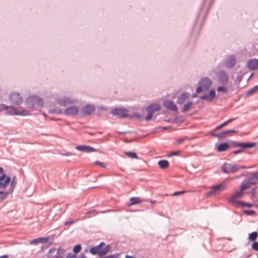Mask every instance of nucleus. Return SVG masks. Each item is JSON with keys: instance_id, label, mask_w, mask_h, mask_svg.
Masks as SVG:
<instances>
[{"instance_id": "obj_1", "label": "nucleus", "mask_w": 258, "mask_h": 258, "mask_svg": "<svg viewBox=\"0 0 258 258\" xmlns=\"http://www.w3.org/2000/svg\"><path fill=\"white\" fill-rule=\"evenodd\" d=\"M245 168H246V167L245 166L232 164L228 163H224L221 167L222 171L226 174L235 173L241 169Z\"/></svg>"}, {"instance_id": "obj_2", "label": "nucleus", "mask_w": 258, "mask_h": 258, "mask_svg": "<svg viewBox=\"0 0 258 258\" xmlns=\"http://www.w3.org/2000/svg\"><path fill=\"white\" fill-rule=\"evenodd\" d=\"M212 80L208 77L202 78L198 83V86L196 89L197 93H200L203 90H208L212 85Z\"/></svg>"}, {"instance_id": "obj_3", "label": "nucleus", "mask_w": 258, "mask_h": 258, "mask_svg": "<svg viewBox=\"0 0 258 258\" xmlns=\"http://www.w3.org/2000/svg\"><path fill=\"white\" fill-rule=\"evenodd\" d=\"M226 186V184L223 183L212 185L210 187V190L207 193V196H211L215 194L220 193L225 189Z\"/></svg>"}, {"instance_id": "obj_4", "label": "nucleus", "mask_w": 258, "mask_h": 258, "mask_svg": "<svg viewBox=\"0 0 258 258\" xmlns=\"http://www.w3.org/2000/svg\"><path fill=\"white\" fill-rule=\"evenodd\" d=\"M111 114L114 116H117L119 118H124L128 116V110L124 108H116L111 110Z\"/></svg>"}, {"instance_id": "obj_5", "label": "nucleus", "mask_w": 258, "mask_h": 258, "mask_svg": "<svg viewBox=\"0 0 258 258\" xmlns=\"http://www.w3.org/2000/svg\"><path fill=\"white\" fill-rule=\"evenodd\" d=\"M110 245L106 246L102 250H99L96 246L92 247L90 249V252L92 255L98 254L100 256L105 255L110 250Z\"/></svg>"}, {"instance_id": "obj_6", "label": "nucleus", "mask_w": 258, "mask_h": 258, "mask_svg": "<svg viewBox=\"0 0 258 258\" xmlns=\"http://www.w3.org/2000/svg\"><path fill=\"white\" fill-rule=\"evenodd\" d=\"M9 99L10 101L14 105H20L23 102V97L19 93H13L9 96Z\"/></svg>"}, {"instance_id": "obj_7", "label": "nucleus", "mask_w": 258, "mask_h": 258, "mask_svg": "<svg viewBox=\"0 0 258 258\" xmlns=\"http://www.w3.org/2000/svg\"><path fill=\"white\" fill-rule=\"evenodd\" d=\"M219 83L223 85H226L228 82V76L224 70H220L217 74Z\"/></svg>"}, {"instance_id": "obj_8", "label": "nucleus", "mask_w": 258, "mask_h": 258, "mask_svg": "<svg viewBox=\"0 0 258 258\" xmlns=\"http://www.w3.org/2000/svg\"><path fill=\"white\" fill-rule=\"evenodd\" d=\"M75 102L76 100L71 96L63 97L58 99L57 100V103L61 106H66L70 104L74 103Z\"/></svg>"}, {"instance_id": "obj_9", "label": "nucleus", "mask_w": 258, "mask_h": 258, "mask_svg": "<svg viewBox=\"0 0 258 258\" xmlns=\"http://www.w3.org/2000/svg\"><path fill=\"white\" fill-rule=\"evenodd\" d=\"M95 111V107L92 104H88L82 107L81 109L83 116H88Z\"/></svg>"}, {"instance_id": "obj_10", "label": "nucleus", "mask_w": 258, "mask_h": 258, "mask_svg": "<svg viewBox=\"0 0 258 258\" xmlns=\"http://www.w3.org/2000/svg\"><path fill=\"white\" fill-rule=\"evenodd\" d=\"M216 94L214 89L210 90L208 94H205L200 96V99L207 101L208 102L213 101L216 98Z\"/></svg>"}, {"instance_id": "obj_11", "label": "nucleus", "mask_w": 258, "mask_h": 258, "mask_svg": "<svg viewBox=\"0 0 258 258\" xmlns=\"http://www.w3.org/2000/svg\"><path fill=\"white\" fill-rule=\"evenodd\" d=\"M11 181V177L7 176L6 173H3L0 176V188L5 189Z\"/></svg>"}, {"instance_id": "obj_12", "label": "nucleus", "mask_w": 258, "mask_h": 258, "mask_svg": "<svg viewBox=\"0 0 258 258\" xmlns=\"http://www.w3.org/2000/svg\"><path fill=\"white\" fill-rule=\"evenodd\" d=\"M236 61V57L234 55H230L226 59L225 63L227 68L231 69L235 66Z\"/></svg>"}, {"instance_id": "obj_13", "label": "nucleus", "mask_w": 258, "mask_h": 258, "mask_svg": "<svg viewBox=\"0 0 258 258\" xmlns=\"http://www.w3.org/2000/svg\"><path fill=\"white\" fill-rule=\"evenodd\" d=\"M250 185H254L258 183V171L251 173L250 176L245 178Z\"/></svg>"}, {"instance_id": "obj_14", "label": "nucleus", "mask_w": 258, "mask_h": 258, "mask_svg": "<svg viewBox=\"0 0 258 258\" xmlns=\"http://www.w3.org/2000/svg\"><path fill=\"white\" fill-rule=\"evenodd\" d=\"M27 111L24 109L17 110L14 107H11L7 113L10 115H25Z\"/></svg>"}, {"instance_id": "obj_15", "label": "nucleus", "mask_w": 258, "mask_h": 258, "mask_svg": "<svg viewBox=\"0 0 258 258\" xmlns=\"http://www.w3.org/2000/svg\"><path fill=\"white\" fill-rule=\"evenodd\" d=\"M245 194L244 191L241 190L235 192L233 194L230 198L228 199V201L232 203L233 205H236V202L238 201H236V199L241 198Z\"/></svg>"}, {"instance_id": "obj_16", "label": "nucleus", "mask_w": 258, "mask_h": 258, "mask_svg": "<svg viewBox=\"0 0 258 258\" xmlns=\"http://www.w3.org/2000/svg\"><path fill=\"white\" fill-rule=\"evenodd\" d=\"M79 109L77 106H71L68 107L63 112L64 114L67 115H73L78 114Z\"/></svg>"}, {"instance_id": "obj_17", "label": "nucleus", "mask_w": 258, "mask_h": 258, "mask_svg": "<svg viewBox=\"0 0 258 258\" xmlns=\"http://www.w3.org/2000/svg\"><path fill=\"white\" fill-rule=\"evenodd\" d=\"M163 104L165 107L172 111H176L177 107L174 102L171 100H166L163 101Z\"/></svg>"}, {"instance_id": "obj_18", "label": "nucleus", "mask_w": 258, "mask_h": 258, "mask_svg": "<svg viewBox=\"0 0 258 258\" xmlns=\"http://www.w3.org/2000/svg\"><path fill=\"white\" fill-rule=\"evenodd\" d=\"M76 149L78 151H84L86 153H91L96 151L93 147L87 145H79L76 147Z\"/></svg>"}, {"instance_id": "obj_19", "label": "nucleus", "mask_w": 258, "mask_h": 258, "mask_svg": "<svg viewBox=\"0 0 258 258\" xmlns=\"http://www.w3.org/2000/svg\"><path fill=\"white\" fill-rule=\"evenodd\" d=\"M247 67L250 70H256L258 69V59L252 58L247 62Z\"/></svg>"}, {"instance_id": "obj_20", "label": "nucleus", "mask_w": 258, "mask_h": 258, "mask_svg": "<svg viewBox=\"0 0 258 258\" xmlns=\"http://www.w3.org/2000/svg\"><path fill=\"white\" fill-rule=\"evenodd\" d=\"M161 106L158 103H151L150 105L146 107V111L149 112H151L154 114L155 111H158L160 109Z\"/></svg>"}, {"instance_id": "obj_21", "label": "nucleus", "mask_w": 258, "mask_h": 258, "mask_svg": "<svg viewBox=\"0 0 258 258\" xmlns=\"http://www.w3.org/2000/svg\"><path fill=\"white\" fill-rule=\"evenodd\" d=\"M37 96H32L28 97L26 100L27 105L30 108H35L36 107V99Z\"/></svg>"}, {"instance_id": "obj_22", "label": "nucleus", "mask_w": 258, "mask_h": 258, "mask_svg": "<svg viewBox=\"0 0 258 258\" xmlns=\"http://www.w3.org/2000/svg\"><path fill=\"white\" fill-rule=\"evenodd\" d=\"M216 150L219 152H224L227 151L229 148V145L226 143H222L219 145L216 144Z\"/></svg>"}, {"instance_id": "obj_23", "label": "nucleus", "mask_w": 258, "mask_h": 258, "mask_svg": "<svg viewBox=\"0 0 258 258\" xmlns=\"http://www.w3.org/2000/svg\"><path fill=\"white\" fill-rule=\"evenodd\" d=\"M189 93L188 92H184L181 93L177 98V103L178 104H182L186 99L189 97Z\"/></svg>"}, {"instance_id": "obj_24", "label": "nucleus", "mask_w": 258, "mask_h": 258, "mask_svg": "<svg viewBox=\"0 0 258 258\" xmlns=\"http://www.w3.org/2000/svg\"><path fill=\"white\" fill-rule=\"evenodd\" d=\"M56 250L55 247L51 248L46 255L47 258H64L63 255H52Z\"/></svg>"}, {"instance_id": "obj_25", "label": "nucleus", "mask_w": 258, "mask_h": 258, "mask_svg": "<svg viewBox=\"0 0 258 258\" xmlns=\"http://www.w3.org/2000/svg\"><path fill=\"white\" fill-rule=\"evenodd\" d=\"M255 145L256 143L254 142H243L241 143L240 148H241L244 151V149L253 148Z\"/></svg>"}, {"instance_id": "obj_26", "label": "nucleus", "mask_w": 258, "mask_h": 258, "mask_svg": "<svg viewBox=\"0 0 258 258\" xmlns=\"http://www.w3.org/2000/svg\"><path fill=\"white\" fill-rule=\"evenodd\" d=\"M253 205L252 204L246 203V202L241 201H238L236 202V205H235V206L236 207H249V208L252 207H253Z\"/></svg>"}, {"instance_id": "obj_27", "label": "nucleus", "mask_w": 258, "mask_h": 258, "mask_svg": "<svg viewBox=\"0 0 258 258\" xmlns=\"http://www.w3.org/2000/svg\"><path fill=\"white\" fill-rule=\"evenodd\" d=\"M131 202L127 204V207H131L134 205H137L141 203V201L138 197H132L130 199Z\"/></svg>"}, {"instance_id": "obj_28", "label": "nucleus", "mask_w": 258, "mask_h": 258, "mask_svg": "<svg viewBox=\"0 0 258 258\" xmlns=\"http://www.w3.org/2000/svg\"><path fill=\"white\" fill-rule=\"evenodd\" d=\"M250 185L249 184V182L247 180L246 178H245L241 182V184L239 187V188L241 190H243L248 188L250 187Z\"/></svg>"}, {"instance_id": "obj_29", "label": "nucleus", "mask_w": 258, "mask_h": 258, "mask_svg": "<svg viewBox=\"0 0 258 258\" xmlns=\"http://www.w3.org/2000/svg\"><path fill=\"white\" fill-rule=\"evenodd\" d=\"M158 164L162 169H165L169 166V162L166 160H160L158 161Z\"/></svg>"}, {"instance_id": "obj_30", "label": "nucleus", "mask_w": 258, "mask_h": 258, "mask_svg": "<svg viewBox=\"0 0 258 258\" xmlns=\"http://www.w3.org/2000/svg\"><path fill=\"white\" fill-rule=\"evenodd\" d=\"M17 184V177L16 176H13L12 180L11 182L10 187L9 190L13 192Z\"/></svg>"}, {"instance_id": "obj_31", "label": "nucleus", "mask_w": 258, "mask_h": 258, "mask_svg": "<svg viewBox=\"0 0 258 258\" xmlns=\"http://www.w3.org/2000/svg\"><path fill=\"white\" fill-rule=\"evenodd\" d=\"M12 193L9 190L8 191H0V201L2 202L5 200L9 194Z\"/></svg>"}, {"instance_id": "obj_32", "label": "nucleus", "mask_w": 258, "mask_h": 258, "mask_svg": "<svg viewBox=\"0 0 258 258\" xmlns=\"http://www.w3.org/2000/svg\"><path fill=\"white\" fill-rule=\"evenodd\" d=\"M258 236V233L256 231L252 232L249 234L248 239L250 241H255Z\"/></svg>"}, {"instance_id": "obj_33", "label": "nucleus", "mask_w": 258, "mask_h": 258, "mask_svg": "<svg viewBox=\"0 0 258 258\" xmlns=\"http://www.w3.org/2000/svg\"><path fill=\"white\" fill-rule=\"evenodd\" d=\"M47 238L40 237L38 238H35L32 240L30 243L31 244H37L40 242H43L46 241Z\"/></svg>"}, {"instance_id": "obj_34", "label": "nucleus", "mask_w": 258, "mask_h": 258, "mask_svg": "<svg viewBox=\"0 0 258 258\" xmlns=\"http://www.w3.org/2000/svg\"><path fill=\"white\" fill-rule=\"evenodd\" d=\"M124 155L128 156L130 158H133V159H138V157L137 155V154L135 152H125Z\"/></svg>"}, {"instance_id": "obj_35", "label": "nucleus", "mask_w": 258, "mask_h": 258, "mask_svg": "<svg viewBox=\"0 0 258 258\" xmlns=\"http://www.w3.org/2000/svg\"><path fill=\"white\" fill-rule=\"evenodd\" d=\"M43 105L44 101L43 99L37 96V99H36V106L42 107L43 106Z\"/></svg>"}, {"instance_id": "obj_36", "label": "nucleus", "mask_w": 258, "mask_h": 258, "mask_svg": "<svg viewBox=\"0 0 258 258\" xmlns=\"http://www.w3.org/2000/svg\"><path fill=\"white\" fill-rule=\"evenodd\" d=\"M242 212L249 216H254L256 214L255 211L253 210H243Z\"/></svg>"}, {"instance_id": "obj_37", "label": "nucleus", "mask_w": 258, "mask_h": 258, "mask_svg": "<svg viewBox=\"0 0 258 258\" xmlns=\"http://www.w3.org/2000/svg\"><path fill=\"white\" fill-rule=\"evenodd\" d=\"M258 89V85H256L253 86L252 88H250L247 91L246 95H250L256 91V90Z\"/></svg>"}, {"instance_id": "obj_38", "label": "nucleus", "mask_w": 258, "mask_h": 258, "mask_svg": "<svg viewBox=\"0 0 258 258\" xmlns=\"http://www.w3.org/2000/svg\"><path fill=\"white\" fill-rule=\"evenodd\" d=\"M191 104H192V102L190 101V102H188V103L184 104V105L183 106V107L182 108V111L183 112H187Z\"/></svg>"}, {"instance_id": "obj_39", "label": "nucleus", "mask_w": 258, "mask_h": 258, "mask_svg": "<svg viewBox=\"0 0 258 258\" xmlns=\"http://www.w3.org/2000/svg\"><path fill=\"white\" fill-rule=\"evenodd\" d=\"M82 247L81 244H77L73 248V252L75 253H79L81 250Z\"/></svg>"}, {"instance_id": "obj_40", "label": "nucleus", "mask_w": 258, "mask_h": 258, "mask_svg": "<svg viewBox=\"0 0 258 258\" xmlns=\"http://www.w3.org/2000/svg\"><path fill=\"white\" fill-rule=\"evenodd\" d=\"M217 90L218 92H224V93H226L227 92V89L225 86H219L217 88Z\"/></svg>"}, {"instance_id": "obj_41", "label": "nucleus", "mask_w": 258, "mask_h": 258, "mask_svg": "<svg viewBox=\"0 0 258 258\" xmlns=\"http://www.w3.org/2000/svg\"><path fill=\"white\" fill-rule=\"evenodd\" d=\"M49 112L50 113H57L59 114H61L63 113V111H62L61 109H57V108H55L54 109H51L49 110Z\"/></svg>"}, {"instance_id": "obj_42", "label": "nucleus", "mask_w": 258, "mask_h": 258, "mask_svg": "<svg viewBox=\"0 0 258 258\" xmlns=\"http://www.w3.org/2000/svg\"><path fill=\"white\" fill-rule=\"evenodd\" d=\"M180 151H175L173 152H170L168 155V157H170L173 156H178L180 154Z\"/></svg>"}, {"instance_id": "obj_43", "label": "nucleus", "mask_w": 258, "mask_h": 258, "mask_svg": "<svg viewBox=\"0 0 258 258\" xmlns=\"http://www.w3.org/2000/svg\"><path fill=\"white\" fill-rule=\"evenodd\" d=\"M231 146L234 148H235V147H240V148L241 143H239L238 142L231 141Z\"/></svg>"}, {"instance_id": "obj_44", "label": "nucleus", "mask_w": 258, "mask_h": 258, "mask_svg": "<svg viewBox=\"0 0 258 258\" xmlns=\"http://www.w3.org/2000/svg\"><path fill=\"white\" fill-rule=\"evenodd\" d=\"M251 248L255 251H258V242L253 241L251 244Z\"/></svg>"}, {"instance_id": "obj_45", "label": "nucleus", "mask_w": 258, "mask_h": 258, "mask_svg": "<svg viewBox=\"0 0 258 258\" xmlns=\"http://www.w3.org/2000/svg\"><path fill=\"white\" fill-rule=\"evenodd\" d=\"M65 250L63 248H62L61 247H59L58 249H57V252L56 255H62V254L64 253Z\"/></svg>"}, {"instance_id": "obj_46", "label": "nucleus", "mask_w": 258, "mask_h": 258, "mask_svg": "<svg viewBox=\"0 0 258 258\" xmlns=\"http://www.w3.org/2000/svg\"><path fill=\"white\" fill-rule=\"evenodd\" d=\"M257 188L256 186H255L251 188V190L250 191L249 193L251 195V197H255L256 194V189Z\"/></svg>"}, {"instance_id": "obj_47", "label": "nucleus", "mask_w": 258, "mask_h": 258, "mask_svg": "<svg viewBox=\"0 0 258 258\" xmlns=\"http://www.w3.org/2000/svg\"><path fill=\"white\" fill-rule=\"evenodd\" d=\"M184 192H185L184 190H182V191H175V192L172 193V194H171V196H172V197L178 196L182 195Z\"/></svg>"}, {"instance_id": "obj_48", "label": "nucleus", "mask_w": 258, "mask_h": 258, "mask_svg": "<svg viewBox=\"0 0 258 258\" xmlns=\"http://www.w3.org/2000/svg\"><path fill=\"white\" fill-rule=\"evenodd\" d=\"M9 108V107L4 104H0V112L6 110Z\"/></svg>"}, {"instance_id": "obj_49", "label": "nucleus", "mask_w": 258, "mask_h": 258, "mask_svg": "<svg viewBox=\"0 0 258 258\" xmlns=\"http://www.w3.org/2000/svg\"><path fill=\"white\" fill-rule=\"evenodd\" d=\"M187 139V137H183L181 138H179L176 141V144H180L182 143L185 140Z\"/></svg>"}, {"instance_id": "obj_50", "label": "nucleus", "mask_w": 258, "mask_h": 258, "mask_svg": "<svg viewBox=\"0 0 258 258\" xmlns=\"http://www.w3.org/2000/svg\"><path fill=\"white\" fill-rule=\"evenodd\" d=\"M237 131L235 130H228L226 131H224L223 132V135L229 134V133H236Z\"/></svg>"}, {"instance_id": "obj_51", "label": "nucleus", "mask_w": 258, "mask_h": 258, "mask_svg": "<svg viewBox=\"0 0 258 258\" xmlns=\"http://www.w3.org/2000/svg\"><path fill=\"white\" fill-rule=\"evenodd\" d=\"M153 114L151 112H149L148 113L147 116H146L145 117V119L147 120V121H149L151 119L152 116H153Z\"/></svg>"}, {"instance_id": "obj_52", "label": "nucleus", "mask_w": 258, "mask_h": 258, "mask_svg": "<svg viewBox=\"0 0 258 258\" xmlns=\"http://www.w3.org/2000/svg\"><path fill=\"white\" fill-rule=\"evenodd\" d=\"M62 156H70L75 155L74 153L70 152H66L61 153Z\"/></svg>"}, {"instance_id": "obj_53", "label": "nucleus", "mask_w": 258, "mask_h": 258, "mask_svg": "<svg viewBox=\"0 0 258 258\" xmlns=\"http://www.w3.org/2000/svg\"><path fill=\"white\" fill-rule=\"evenodd\" d=\"M244 151H243V150L241 148H240V149H239L238 150H235V151H233L232 153L235 154V155H237V154H240V153H241L242 152H243Z\"/></svg>"}, {"instance_id": "obj_54", "label": "nucleus", "mask_w": 258, "mask_h": 258, "mask_svg": "<svg viewBox=\"0 0 258 258\" xmlns=\"http://www.w3.org/2000/svg\"><path fill=\"white\" fill-rule=\"evenodd\" d=\"M225 125H226V123L225 122V121H224L222 123H221L220 125H219L217 126H216L215 127V130H218L221 128L222 127L225 126Z\"/></svg>"}, {"instance_id": "obj_55", "label": "nucleus", "mask_w": 258, "mask_h": 258, "mask_svg": "<svg viewBox=\"0 0 258 258\" xmlns=\"http://www.w3.org/2000/svg\"><path fill=\"white\" fill-rule=\"evenodd\" d=\"M94 164L96 165H98V166H100L104 167V168H105L106 167L102 162H101L99 161H96L94 162Z\"/></svg>"}, {"instance_id": "obj_56", "label": "nucleus", "mask_w": 258, "mask_h": 258, "mask_svg": "<svg viewBox=\"0 0 258 258\" xmlns=\"http://www.w3.org/2000/svg\"><path fill=\"white\" fill-rule=\"evenodd\" d=\"M242 78H243L242 76L238 75V76H237V77L236 78L235 81L236 82H237L238 83H239L241 81Z\"/></svg>"}, {"instance_id": "obj_57", "label": "nucleus", "mask_w": 258, "mask_h": 258, "mask_svg": "<svg viewBox=\"0 0 258 258\" xmlns=\"http://www.w3.org/2000/svg\"><path fill=\"white\" fill-rule=\"evenodd\" d=\"M105 243L104 242H101L96 246L98 247V249L99 250H102V249H101V247L105 246Z\"/></svg>"}, {"instance_id": "obj_58", "label": "nucleus", "mask_w": 258, "mask_h": 258, "mask_svg": "<svg viewBox=\"0 0 258 258\" xmlns=\"http://www.w3.org/2000/svg\"><path fill=\"white\" fill-rule=\"evenodd\" d=\"M133 117H134L137 119H140L141 118V115L139 113H134L133 114Z\"/></svg>"}, {"instance_id": "obj_59", "label": "nucleus", "mask_w": 258, "mask_h": 258, "mask_svg": "<svg viewBox=\"0 0 258 258\" xmlns=\"http://www.w3.org/2000/svg\"><path fill=\"white\" fill-rule=\"evenodd\" d=\"M66 258H76V255L72 253H69Z\"/></svg>"}, {"instance_id": "obj_60", "label": "nucleus", "mask_w": 258, "mask_h": 258, "mask_svg": "<svg viewBox=\"0 0 258 258\" xmlns=\"http://www.w3.org/2000/svg\"><path fill=\"white\" fill-rule=\"evenodd\" d=\"M118 254H113L111 255L106 256L105 257L107 258H117L118 257Z\"/></svg>"}, {"instance_id": "obj_61", "label": "nucleus", "mask_w": 258, "mask_h": 258, "mask_svg": "<svg viewBox=\"0 0 258 258\" xmlns=\"http://www.w3.org/2000/svg\"><path fill=\"white\" fill-rule=\"evenodd\" d=\"M216 130H215V128L214 130H213V131H211L210 132V135L211 136H213V137H216V133H215V131Z\"/></svg>"}, {"instance_id": "obj_62", "label": "nucleus", "mask_w": 258, "mask_h": 258, "mask_svg": "<svg viewBox=\"0 0 258 258\" xmlns=\"http://www.w3.org/2000/svg\"><path fill=\"white\" fill-rule=\"evenodd\" d=\"M223 135H223V132H221L220 133L216 134L215 137H217L218 139H220Z\"/></svg>"}, {"instance_id": "obj_63", "label": "nucleus", "mask_w": 258, "mask_h": 258, "mask_svg": "<svg viewBox=\"0 0 258 258\" xmlns=\"http://www.w3.org/2000/svg\"><path fill=\"white\" fill-rule=\"evenodd\" d=\"M234 119H235V118H230V119H229L228 120H227V121H225V122H226V125H227L228 123H230V122H232V121L233 120H234Z\"/></svg>"}, {"instance_id": "obj_64", "label": "nucleus", "mask_w": 258, "mask_h": 258, "mask_svg": "<svg viewBox=\"0 0 258 258\" xmlns=\"http://www.w3.org/2000/svg\"><path fill=\"white\" fill-rule=\"evenodd\" d=\"M85 255L84 253H81L79 257H78V258H85Z\"/></svg>"}]
</instances>
